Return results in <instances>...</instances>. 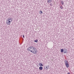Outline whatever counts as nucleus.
Wrapping results in <instances>:
<instances>
[{
    "label": "nucleus",
    "mask_w": 74,
    "mask_h": 74,
    "mask_svg": "<svg viewBox=\"0 0 74 74\" xmlns=\"http://www.w3.org/2000/svg\"><path fill=\"white\" fill-rule=\"evenodd\" d=\"M60 8L61 9H63V7L62 6H60Z\"/></svg>",
    "instance_id": "obj_13"
},
{
    "label": "nucleus",
    "mask_w": 74,
    "mask_h": 74,
    "mask_svg": "<svg viewBox=\"0 0 74 74\" xmlns=\"http://www.w3.org/2000/svg\"><path fill=\"white\" fill-rule=\"evenodd\" d=\"M42 69H43V67L42 66H40L39 67V69L40 70H42Z\"/></svg>",
    "instance_id": "obj_5"
},
{
    "label": "nucleus",
    "mask_w": 74,
    "mask_h": 74,
    "mask_svg": "<svg viewBox=\"0 0 74 74\" xmlns=\"http://www.w3.org/2000/svg\"><path fill=\"white\" fill-rule=\"evenodd\" d=\"M61 3H62V5H63V4H64V2H63V1H62Z\"/></svg>",
    "instance_id": "obj_12"
},
{
    "label": "nucleus",
    "mask_w": 74,
    "mask_h": 74,
    "mask_svg": "<svg viewBox=\"0 0 74 74\" xmlns=\"http://www.w3.org/2000/svg\"><path fill=\"white\" fill-rule=\"evenodd\" d=\"M42 13V11H40V14H41Z\"/></svg>",
    "instance_id": "obj_11"
},
{
    "label": "nucleus",
    "mask_w": 74,
    "mask_h": 74,
    "mask_svg": "<svg viewBox=\"0 0 74 74\" xmlns=\"http://www.w3.org/2000/svg\"><path fill=\"white\" fill-rule=\"evenodd\" d=\"M39 65L40 66H43V65L41 63H39Z\"/></svg>",
    "instance_id": "obj_7"
},
{
    "label": "nucleus",
    "mask_w": 74,
    "mask_h": 74,
    "mask_svg": "<svg viewBox=\"0 0 74 74\" xmlns=\"http://www.w3.org/2000/svg\"><path fill=\"white\" fill-rule=\"evenodd\" d=\"M46 68H47L46 69L47 70V69H49V67H47V66L46 67Z\"/></svg>",
    "instance_id": "obj_14"
},
{
    "label": "nucleus",
    "mask_w": 74,
    "mask_h": 74,
    "mask_svg": "<svg viewBox=\"0 0 74 74\" xmlns=\"http://www.w3.org/2000/svg\"><path fill=\"white\" fill-rule=\"evenodd\" d=\"M63 51H64V50H63V49H61V52H63Z\"/></svg>",
    "instance_id": "obj_9"
},
{
    "label": "nucleus",
    "mask_w": 74,
    "mask_h": 74,
    "mask_svg": "<svg viewBox=\"0 0 74 74\" xmlns=\"http://www.w3.org/2000/svg\"><path fill=\"white\" fill-rule=\"evenodd\" d=\"M23 38H25V36H24V35L23 36Z\"/></svg>",
    "instance_id": "obj_15"
},
{
    "label": "nucleus",
    "mask_w": 74,
    "mask_h": 74,
    "mask_svg": "<svg viewBox=\"0 0 74 74\" xmlns=\"http://www.w3.org/2000/svg\"><path fill=\"white\" fill-rule=\"evenodd\" d=\"M67 74H70V73H68Z\"/></svg>",
    "instance_id": "obj_16"
},
{
    "label": "nucleus",
    "mask_w": 74,
    "mask_h": 74,
    "mask_svg": "<svg viewBox=\"0 0 74 74\" xmlns=\"http://www.w3.org/2000/svg\"><path fill=\"white\" fill-rule=\"evenodd\" d=\"M27 50L29 51L32 53H33L34 54L37 53V49H36L35 47H30L27 49Z\"/></svg>",
    "instance_id": "obj_1"
},
{
    "label": "nucleus",
    "mask_w": 74,
    "mask_h": 74,
    "mask_svg": "<svg viewBox=\"0 0 74 74\" xmlns=\"http://www.w3.org/2000/svg\"><path fill=\"white\" fill-rule=\"evenodd\" d=\"M67 50L65 49L64 51V53H67Z\"/></svg>",
    "instance_id": "obj_6"
},
{
    "label": "nucleus",
    "mask_w": 74,
    "mask_h": 74,
    "mask_svg": "<svg viewBox=\"0 0 74 74\" xmlns=\"http://www.w3.org/2000/svg\"><path fill=\"white\" fill-rule=\"evenodd\" d=\"M65 63L66 67H67V68H68V67H69V63H68V62H67V61L66 60H65Z\"/></svg>",
    "instance_id": "obj_2"
},
{
    "label": "nucleus",
    "mask_w": 74,
    "mask_h": 74,
    "mask_svg": "<svg viewBox=\"0 0 74 74\" xmlns=\"http://www.w3.org/2000/svg\"><path fill=\"white\" fill-rule=\"evenodd\" d=\"M11 22L10 20H8L6 21V23L7 24L10 25Z\"/></svg>",
    "instance_id": "obj_3"
},
{
    "label": "nucleus",
    "mask_w": 74,
    "mask_h": 74,
    "mask_svg": "<svg viewBox=\"0 0 74 74\" xmlns=\"http://www.w3.org/2000/svg\"><path fill=\"white\" fill-rule=\"evenodd\" d=\"M47 67H49V65H48L47 66Z\"/></svg>",
    "instance_id": "obj_17"
},
{
    "label": "nucleus",
    "mask_w": 74,
    "mask_h": 74,
    "mask_svg": "<svg viewBox=\"0 0 74 74\" xmlns=\"http://www.w3.org/2000/svg\"><path fill=\"white\" fill-rule=\"evenodd\" d=\"M8 21H10H10L12 22V19L11 18H8Z\"/></svg>",
    "instance_id": "obj_4"
},
{
    "label": "nucleus",
    "mask_w": 74,
    "mask_h": 74,
    "mask_svg": "<svg viewBox=\"0 0 74 74\" xmlns=\"http://www.w3.org/2000/svg\"><path fill=\"white\" fill-rule=\"evenodd\" d=\"M34 41L35 42H38V40H34Z\"/></svg>",
    "instance_id": "obj_10"
},
{
    "label": "nucleus",
    "mask_w": 74,
    "mask_h": 74,
    "mask_svg": "<svg viewBox=\"0 0 74 74\" xmlns=\"http://www.w3.org/2000/svg\"><path fill=\"white\" fill-rule=\"evenodd\" d=\"M47 2L48 3H51L52 2V0H48Z\"/></svg>",
    "instance_id": "obj_8"
},
{
    "label": "nucleus",
    "mask_w": 74,
    "mask_h": 74,
    "mask_svg": "<svg viewBox=\"0 0 74 74\" xmlns=\"http://www.w3.org/2000/svg\"><path fill=\"white\" fill-rule=\"evenodd\" d=\"M50 5H52L51 4Z\"/></svg>",
    "instance_id": "obj_18"
}]
</instances>
